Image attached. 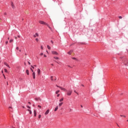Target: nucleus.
Wrapping results in <instances>:
<instances>
[{"mask_svg":"<svg viewBox=\"0 0 128 128\" xmlns=\"http://www.w3.org/2000/svg\"><path fill=\"white\" fill-rule=\"evenodd\" d=\"M67 92V95L68 96H71L72 94V90H68L66 91Z\"/></svg>","mask_w":128,"mask_h":128,"instance_id":"nucleus-1","label":"nucleus"},{"mask_svg":"<svg viewBox=\"0 0 128 128\" xmlns=\"http://www.w3.org/2000/svg\"><path fill=\"white\" fill-rule=\"evenodd\" d=\"M39 24H48L46 22H44V21L42 20H40L39 21Z\"/></svg>","mask_w":128,"mask_h":128,"instance_id":"nucleus-2","label":"nucleus"},{"mask_svg":"<svg viewBox=\"0 0 128 128\" xmlns=\"http://www.w3.org/2000/svg\"><path fill=\"white\" fill-rule=\"evenodd\" d=\"M126 62H128V59L126 58H124V60H123V63L126 66Z\"/></svg>","mask_w":128,"mask_h":128,"instance_id":"nucleus-3","label":"nucleus"},{"mask_svg":"<svg viewBox=\"0 0 128 128\" xmlns=\"http://www.w3.org/2000/svg\"><path fill=\"white\" fill-rule=\"evenodd\" d=\"M37 72L38 76L40 74V68H38L37 70Z\"/></svg>","mask_w":128,"mask_h":128,"instance_id":"nucleus-4","label":"nucleus"},{"mask_svg":"<svg viewBox=\"0 0 128 128\" xmlns=\"http://www.w3.org/2000/svg\"><path fill=\"white\" fill-rule=\"evenodd\" d=\"M60 90H64V92H67L66 89V88H62V87H60Z\"/></svg>","mask_w":128,"mask_h":128,"instance_id":"nucleus-5","label":"nucleus"},{"mask_svg":"<svg viewBox=\"0 0 128 128\" xmlns=\"http://www.w3.org/2000/svg\"><path fill=\"white\" fill-rule=\"evenodd\" d=\"M52 54H56V55L58 54V52L56 51H52Z\"/></svg>","mask_w":128,"mask_h":128,"instance_id":"nucleus-6","label":"nucleus"},{"mask_svg":"<svg viewBox=\"0 0 128 128\" xmlns=\"http://www.w3.org/2000/svg\"><path fill=\"white\" fill-rule=\"evenodd\" d=\"M49 113H50V110H48L44 114H45V116H46V115L48 114Z\"/></svg>","mask_w":128,"mask_h":128,"instance_id":"nucleus-7","label":"nucleus"},{"mask_svg":"<svg viewBox=\"0 0 128 128\" xmlns=\"http://www.w3.org/2000/svg\"><path fill=\"white\" fill-rule=\"evenodd\" d=\"M4 66H8V68H10V66L8 64V63L4 62Z\"/></svg>","mask_w":128,"mask_h":128,"instance_id":"nucleus-8","label":"nucleus"},{"mask_svg":"<svg viewBox=\"0 0 128 128\" xmlns=\"http://www.w3.org/2000/svg\"><path fill=\"white\" fill-rule=\"evenodd\" d=\"M32 76H33V78H34V80L36 78V72H32Z\"/></svg>","mask_w":128,"mask_h":128,"instance_id":"nucleus-9","label":"nucleus"},{"mask_svg":"<svg viewBox=\"0 0 128 128\" xmlns=\"http://www.w3.org/2000/svg\"><path fill=\"white\" fill-rule=\"evenodd\" d=\"M11 6L12 8H14L15 7H14V2H11Z\"/></svg>","mask_w":128,"mask_h":128,"instance_id":"nucleus-10","label":"nucleus"},{"mask_svg":"<svg viewBox=\"0 0 128 128\" xmlns=\"http://www.w3.org/2000/svg\"><path fill=\"white\" fill-rule=\"evenodd\" d=\"M34 38H36V36H38V33H36L34 35Z\"/></svg>","mask_w":128,"mask_h":128,"instance_id":"nucleus-11","label":"nucleus"},{"mask_svg":"<svg viewBox=\"0 0 128 128\" xmlns=\"http://www.w3.org/2000/svg\"><path fill=\"white\" fill-rule=\"evenodd\" d=\"M58 110V106H56V108H54V112H56Z\"/></svg>","mask_w":128,"mask_h":128,"instance_id":"nucleus-12","label":"nucleus"},{"mask_svg":"<svg viewBox=\"0 0 128 128\" xmlns=\"http://www.w3.org/2000/svg\"><path fill=\"white\" fill-rule=\"evenodd\" d=\"M35 100H42V99L40 98H35Z\"/></svg>","mask_w":128,"mask_h":128,"instance_id":"nucleus-13","label":"nucleus"},{"mask_svg":"<svg viewBox=\"0 0 128 128\" xmlns=\"http://www.w3.org/2000/svg\"><path fill=\"white\" fill-rule=\"evenodd\" d=\"M73 50H70V52H68V54H71Z\"/></svg>","mask_w":128,"mask_h":128,"instance_id":"nucleus-14","label":"nucleus"},{"mask_svg":"<svg viewBox=\"0 0 128 128\" xmlns=\"http://www.w3.org/2000/svg\"><path fill=\"white\" fill-rule=\"evenodd\" d=\"M26 74H28H28H30L29 71L28 70H26Z\"/></svg>","mask_w":128,"mask_h":128,"instance_id":"nucleus-15","label":"nucleus"},{"mask_svg":"<svg viewBox=\"0 0 128 128\" xmlns=\"http://www.w3.org/2000/svg\"><path fill=\"white\" fill-rule=\"evenodd\" d=\"M28 112H29L30 114H32V111L30 109H28Z\"/></svg>","mask_w":128,"mask_h":128,"instance_id":"nucleus-16","label":"nucleus"},{"mask_svg":"<svg viewBox=\"0 0 128 128\" xmlns=\"http://www.w3.org/2000/svg\"><path fill=\"white\" fill-rule=\"evenodd\" d=\"M46 26H48V28H50V30H52V28H50V26L48 24H46Z\"/></svg>","mask_w":128,"mask_h":128,"instance_id":"nucleus-17","label":"nucleus"},{"mask_svg":"<svg viewBox=\"0 0 128 128\" xmlns=\"http://www.w3.org/2000/svg\"><path fill=\"white\" fill-rule=\"evenodd\" d=\"M63 104H64L63 102L60 103L59 104H58L59 106H62Z\"/></svg>","mask_w":128,"mask_h":128,"instance_id":"nucleus-18","label":"nucleus"},{"mask_svg":"<svg viewBox=\"0 0 128 128\" xmlns=\"http://www.w3.org/2000/svg\"><path fill=\"white\" fill-rule=\"evenodd\" d=\"M125 66H128V61H126V63H125Z\"/></svg>","mask_w":128,"mask_h":128,"instance_id":"nucleus-19","label":"nucleus"},{"mask_svg":"<svg viewBox=\"0 0 128 128\" xmlns=\"http://www.w3.org/2000/svg\"><path fill=\"white\" fill-rule=\"evenodd\" d=\"M125 66H128V61H126V63H125Z\"/></svg>","mask_w":128,"mask_h":128,"instance_id":"nucleus-20","label":"nucleus"},{"mask_svg":"<svg viewBox=\"0 0 128 128\" xmlns=\"http://www.w3.org/2000/svg\"><path fill=\"white\" fill-rule=\"evenodd\" d=\"M63 100H64V98H62L60 100L59 102H62Z\"/></svg>","mask_w":128,"mask_h":128,"instance_id":"nucleus-21","label":"nucleus"},{"mask_svg":"<svg viewBox=\"0 0 128 128\" xmlns=\"http://www.w3.org/2000/svg\"><path fill=\"white\" fill-rule=\"evenodd\" d=\"M58 92H60V90H58L56 92V94H58Z\"/></svg>","mask_w":128,"mask_h":128,"instance_id":"nucleus-22","label":"nucleus"},{"mask_svg":"<svg viewBox=\"0 0 128 128\" xmlns=\"http://www.w3.org/2000/svg\"><path fill=\"white\" fill-rule=\"evenodd\" d=\"M54 58L55 59V60H58V57H56V56H54Z\"/></svg>","mask_w":128,"mask_h":128,"instance_id":"nucleus-23","label":"nucleus"},{"mask_svg":"<svg viewBox=\"0 0 128 128\" xmlns=\"http://www.w3.org/2000/svg\"><path fill=\"white\" fill-rule=\"evenodd\" d=\"M47 48H48V50H50V46H47Z\"/></svg>","mask_w":128,"mask_h":128,"instance_id":"nucleus-24","label":"nucleus"},{"mask_svg":"<svg viewBox=\"0 0 128 128\" xmlns=\"http://www.w3.org/2000/svg\"><path fill=\"white\" fill-rule=\"evenodd\" d=\"M4 71L5 72H8V70H6V68L4 69Z\"/></svg>","mask_w":128,"mask_h":128,"instance_id":"nucleus-25","label":"nucleus"},{"mask_svg":"<svg viewBox=\"0 0 128 128\" xmlns=\"http://www.w3.org/2000/svg\"><path fill=\"white\" fill-rule=\"evenodd\" d=\"M72 60H78L76 59V58L73 57L72 58Z\"/></svg>","mask_w":128,"mask_h":128,"instance_id":"nucleus-26","label":"nucleus"},{"mask_svg":"<svg viewBox=\"0 0 128 128\" xmlns=\"http://www.w3.org/2000/svg\"><path fill=\"white\" fill-rule=\"evenodd\" d=\"M54 62H57V64H60V62H58L56 60Z\"/></svg>","mask_w":128,"mask_h":128,"instance_id":"nucleus-27","label":"nucleus"},{"mask_svg":"<svg viewBox=\"0 0 128 128\" xmlns=\"http://www.w3.org/2000/svg\"><path fill=\"white\" fill-rule=\"evenodd\" d=\"M52 78H53L52 76H50L51 80H54V79Z\"/></svg>","mask_w":128,"mask_h":128,"instance_id":"nucleus-28","label":"nucleus"},{"mask_svg":"<svg viewBox=\"0 0 128 128\" xmlns=\"http://www.w3.org/2000/svg\"><path fill=\"white\" fill-rule=\"evenodd\" d=\"M30 70L32 72H34V70H32V68H30Z\"/></svg>","mask_w":128,"mask_h":128,"instance_id":"nucleus-29","label":"nucleus"},{"mask_svg":"<svg viewBox=\"0 0 128 128\" xmlns=\"http://www.w3.org/2000/svg\"><path fill=\"white\" fill-rule=\"evenodd\" d=\"M13 40H10V42H12Z\"/></svg>","mask_w":128,"mask_h":128,"instance_id":"nucleus-30","label":"nucleus"},{"mask_svg":"<svg viewBox=\"0 0 128 128\" xmlns=\"http://www.w3.org/2000/svg\"><path fill=\"white\" fill-rule=\"evenodd\" d=\"M36 42H38V38H36Z\"/></svg>","mask_w":128,"mask_h":128,"instance_id":"nucleus-31","label":"nucleus"},{"mask_svg":"<svg viewBox=\"0 0 128 128\" xmlns=\"http://www.w3.org/2000/svg\"><path fill=\"white\" fill-rule=\"evenodd\" d=\"M8 44V41H6V44Z\"/></svg>","mask_w":128,"mask_h":128,"instance_id":"nucleus-32","label":"nucleus"},{"mask_svg":"<svg viewBox=\"0 0 128 128\" xmlns=\"http://www.w3.org/2000/svg\"><path fill=\"white\" fill-rule=\"evenodd\" d=\"M42 118V116L41 115H39L38 116V118Z\"/></svg>","mask_w":128,"mask_h":128,"instance_id":"nucleus-33","label":"nucleus"},{"mask_svg":"<svg viewBox=\"0 0 128 128\" xmlns=\"http://www.w3.org/2000/svg\"><path fill=\"white\" fill-rule=\"evenodd\" d=\"M40 56H44V53L42 52L40 53Z\"/></svg>","mask_w":128,"mask_h":128,"instance_id":"nucleus-34","label":"nucleus"},{"mask_svg":"<svg viewBox=\"0 0 128 128\" xmlns=\"http://www.w3.org/2000/svg\"><path fill=\"white\" fill-rule=\"evenodd\" d=\"M34 114H36V110H34Z\"/></svg>","mask_w":128,"mask_h":128,"instance_id":"nucleus-35","label":"nucleus"},{"mask_svg":"<svg viewBox=\"0 0 128 128\" xmlns=\"http://www.w3.org/2000/svg\"><path fill=\"white\" fill-rule=\"evenodd\" d=\"M38 107L40 108H42V106H40V105L38 106Z\"/></svg>","mask_w":128,"mask_h":128,"instance_id":"nucleus-36","label":"nucleus"},{"mask_svg":"<svg viewBox=\"0 0 128 128\" xmlns=\"http://www.w3.org/2000/svg\"><path fill=\"white\" fill-rule=\"evenodd\" d=\"M3 76H4V78L6 80V76H4V74H3Z\"/></svg>","mask_w":128,"mask_h":128,"instance_id":"nucleus-37","label":"nucleus"},{"mask_svg":"<svg viewBox=\"0 0 128 128\" xmlns=\"http://www.w3.org/2000/svg\"><path fill=\"white\" fill-rule=\"evenodd\" d=\"M34 116H36V113L34 114Z\"/></svg>","mask_w":128,"mask_h":128,"instance_id":"nucleus-38","label":"nucleus"},{"mask_svg":"<svg viewBox=\"0 0 128 128\" xmlns=\"http://www.w3.org/2000/svg\"><path fill=\"white\" fill-rule=\"evenodd\" d=\"M50 42H52V44H54V41H52V40H51Z\"/></svg>","mask_w":128,"mask_h":128,"instance_id":"nucleus-39","label":"nucleus"},{"mask_svg":"<svg viewBox=\"0 0 128 128\" xmlns=\"http://www.w3.org/2000/svg\"><path fill=\"white\" fill-rule=\"evenodd\" d=\"M119 18H122V16H120Z\"/></svg>","mask_w":128,"mask_h":128,"instance_id":"nucleus-40","label":"nucleus"},{"mask_svg":"<svg viewBox=\"0 0 128 128\" xmlns=\"http://www.w3.org/2000/svg\"><path fill=\"white\" fill-rule=\"evenodd\" d=\"M120 116H124V118H126V116H123V115H120Z\"/></svg>","mask_w":128,"mask_h":128,"instance_id":"nucleus-41","label":"nucleus"},{"mask_svg":"<svg viewBox=\"0 0 128 128\" xmlns=\"http://www.w3.org/2000/svg\"><path fill=\"white\" fill-rule=\"evenodd\" d=\"M27 108H30V106H27Z\"/></svg>","mask_w":128,"mask_h":128,"instance_id":"nucleus-42","label":"nucleus"},{"mask_svg":"<svg viewBox=\"0 0 128 128\" xmlns=\"http://www.w3.org/2000/svg\"><path fill=\"white\" fill-rule=\"evenodd\" d=\"M60 96V94H58L57 95L58 98V96Z\"/></svg>","mask_w":128,"mask_h":128,"instance_id":"nucleus-43","label":"nucleus"},{"mask_svg":"<svg viewBox=\"0 0 128 128\" xmlns=\"http://www.w3.org/2000/svg\"><path fill=\"white\" fill-rule=\"evenodd\" d=\"M44 58H46V55L44 54Z\"/></svg>","mask_w":128,"mask_h":128,"instance_id":"nucleus-44","label":"nucleus"},{"mask_svg":"<svg viewBox=\"0 0 128 128\" xmlns=\"http://www.w3.org/2000/svg\"><path fill=\"white\" fill-rule=\"evenodd\" d=\"M31 67L32 68H34V66H32Z\"/></svg>","mask_w":128,"mask_h":128,"instance_id":"nucleus-45","label":"nucleus"},{"mask_svg":"<svg viewBox=\"0 0 128 128\" xmlns=\"http://www.w3.org/2000/svg\"><path fill=\"white\" fill-rule=\"evenodd\" d=\"M4 16H6V12L4 13Z\"/></svg>","mask_w":128,"mask_h":128,"instance_id":"nucleus-46","label":"nucleus"},{"mask_svg":"<svg viewBox=\"0 0 128 128\" xmlns=\"http://www.w3.org/2000/svg\"><path fill=\"white\" fill-rule=\"evenodd\" d=\"M56 86H57V88H61L60 86H58V85H56Z\"/></svg>","mask_w":128,"mask_h":128,"instance_id":"nucleus-47","label":"nucleus"},{"mask_svg":"<svg viewBox=\"0 0 128 128\" xmlns=\"http://www.w3.org/2000/svg\"><path fill=\"white\" fill-rule=\"evenodd\" d=\"M68 68H72V67L70 66H68Z\"/></svg>","mask_w":128,"mask_h":128,"instance_id":"nucleus-48","label":"nucleus"},{"mask_svg":"<svg viewBox=\"0 0 128 128\" xmlns=\"http://www.w3.org/2000/svg\"><path fill=\"white\" fill-rule=\"evenodd\" d=\"M16 50H18V47L17 46V47L16 48Z\"/></svg>","mask_w":128,"mask_h":128,"instance_id":"nucleus-49","label":"nucleus"},{"mask_svg":"<svg viewBox=\"0 0 128 128\" xmlns=\"http://www.w3.org/2000/svg\"><path fill=\"white\" fill-rule=\"evenodd\" d=\"M28 64H30V62H28Z\"/></svg>","mask_w":128,"mask_h":128,"instance_id":"nucleus-50","label":"nucleus"},{"mask_svg":"<svg viewBox=\"0 0 128 128\" xmlns=\"http://www.w3.org/2000/svg\"><path fill=\"white\" fill-rule=\"evenodd\" d=\"M41 49L42 50L43 49V48L42 46H41Z\"/></svg>","mask_w":128,"mask_h":128,"instance_id":"nucleus-51","label":"nucleus"},{"mask_svg":"<svg viewBox=\"0 0 128 128\" xmlns=\"http://www.w3.org/2000/svg\"><path fill=\"white\" fill-rule=\"evenodd\" d=\"M34 66L36 67V65H34Z\"/></svg>","mask_w":128,"mask_h":128,"instance_id":"nucleus-52","label":"nucleus"},{"mask_svg":"<svg viewBox=\"0 0 128 128\" xmlns=\"http://www.w3.org/2000/svg\"><path fill=\"white\" fill-rule=\"evenodd\" d=\"M81 108H83L82 105H80Z\"/></svg>","mask_w":128,"mask_h":128,"instance_id":"nucleus-53","label":"nucleus"},{"mask_svg":"<svg viewBox=\"0 0 128 128\" xmlns=\"http://www.w3.org/2000/svg\"><path fill=\"white\" fill-rule=\"evenodd\" d=\"M9 108H12V106H10V107H9Z\"/></svg>","mask_w":128,"mask_h":128,"instance_id":"nucleus-54","label":"nucleus"},{"mask_svg":"<svg viewBox=\"0 0 128 128\" xmlns=\"http://www.w3.org/2000/svg\"><path fill=\"white\" fill-rule=\"evenodd\" d=\"M22 108H24V106H22Z\"/></svg>","mask_w":128,"mask_h":128,"instance_id":"nucleus-55","label":"nucleus"},{"mask_svg":"<svg viewBox=\"0 0 128 128\" xmlns=\"http://www.w3.org/2000/svg\"><path fill=\"white\" fill-rule=\"evenodd\" d=\"M28 104H30V102H28Z\"/></svg>","mask_w":128,"mask_h":128,"instance_id":"nucleus-56","label":"nucleus"},{"mask_svg":"<svg viewBox=\"0 0 128 128\" xmlns=\"http://www.w3.org/2000/svg\"><path fill=\"white\" fill-rule=\"evenodd\" d=\"M19 52H22V50H19Z\"/></svg>","mask_w":128,"mask_h":128,"instance_id":"nucleus-57","label":"nucleus"},{"mask_svg":"<svg viewBox=\"0 0 128 128\" xmlns=\"http://www.w3.org/2000/svg\"><path fill=\"white\" fill-rule=\"evenodd\" d=\"M2 74H4V71L2 70Z\"/></svg>","mask_w":128,"mask_h":128,"instance_id":"nucleus-58","label":"nucleus"},{"mask_svg":"<svg viewBox=\"0 0 128 128\" xmlns=\"http://www.w3.org/2000/svg\"><path fill=\"white\" fill-rule=\"evenodd\" d=\"M51 66H54V64H51Z\"/></svg>","mask_w":128,"mask_h":128,"instance_id":"nucleus-59","label":"nucleus"},{"mask_svg":"<svg viewBox=\"0 0 128 128\" xmlns=\"http://www.w3.org/2000/svg\"><path fill=\"white\" fill-rule=\"evenodd\" d=\"M54 80H56V78H55Z\"/></svg>","mask_w":128,"mask_h":128,"instance_id":"nucleus-60","label":"nucleus"},{"mask_svg":"<svg viewBox=\"0 0 128 128\" xmlns=\"http://www.w3.org/2000/svg\"><path fill=\"white\" fill-rule=\"evenodd\" d=\"M7 84H8V83L7 82Z\"/></svg>","mask_w":128,"mask_h":128,"instance_id":"nucleus-61","label":"nucleus"},{"mask_svg":"<svg viewBox=\"0 0 128 128\" xmlns=\"http://www.w3.org/2000/svg\"><path fill=\"white\" fill-rule=\"evenodd\" d=\"M8 40H10V38H8Z\"/></svg>","mask_w":128,"mask_h":128,"instance_id":"nucleus-62","label":"nucleus"},{"mask_svg":"<svg viewBox=\"0 0 128 128\" xmlns=\"http://www.w3.org/2000/svg\"><path fill=\"white\" fill-rule=\"evenodd\" d=\"M18 38H20V36H18Z\"/></svg>","mask_w":128,"mask_h":128,"instance_id":"nucleus-63","label":"nucleus"},{"mask_svg":"<svg viewBox=\"0 0 128 128\" xmlns=\"http://www.w3.org/2000/svg\"><path fill=\"white\" fill-rule=\"evenodd\" d=\"M127 122H128V120H127Z\"/></svg>","mask_w":128,"mask_h":128,"instance_id":"nucleus-64","label":"nucleus"}]
</instances>
